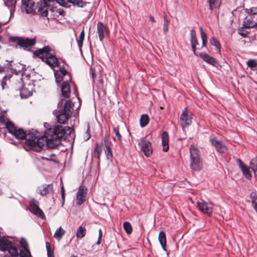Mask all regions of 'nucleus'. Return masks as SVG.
Masks as SVG:
<instances>
[{
	"label": "nucleus",
	"mask_w": 257,
	"mask_h": 257,
	"mask_svg": "<svg viewBox=\"0 0 257 257\" xmlns=\"http://www.w3.org/2000/svg\"><path fill=\"white\" fill-rule=\"evenodd\" d=\"M72 130L69 126L57 125L53 128L47 129L44 135L40 137L38 131L32 130L25 141L26 149L39 152L45 144L48 148L54 149L61 144L62 139H65L67 134H70Z\"/></svg>",
	"instance_id": "obj_1"
},
{
	"label": "nucleus",
	"mask_w": 257,
	"mask_h": 257,
	"mask_svg": "<svg viewBox=\"0 0 257 257\" xmlns=\"http://www.w3.org/2000/svg\"><path fill=\"white\" fill-rule=\"evenodd\" d=\"M73 111V108L71 100L61 99L58 102L57 109L54 111V114L56 116L57 121L60 124H63L71 116Z\"/></svg>",
	"instance_id": "obj_2"
},
{
	"label": "nucleus",
	"mask_w": 257,
	"mask_h": 257,
	"mask_svg": "<svg viewBox=\"0 0 257 257\" xmlns=\"http://www.w3.org/2000/svg\"><path fill=\"white\" fill-rule=\"evenodd\" d=\"M55 77L57 83L63 81L60 86L62 96L65 98H69L71 90L69 82L72 80L70 74L64 68L60 67L55 72Z\"/></svg>",
	"instance_id": "obj_3"
},
{
	"label": "nucleus",
	"mask_w": 257,
	"mask_h": 257,
	"mask_svg": "<svg viewBox=\"0 0 257 257\" xmlns=\"http://www.w3.org/2000/svg\"><path fill=\"white\" fill-rule=\"evenodd\" d=\"M34 55L40 58L51 68L58 66L59 62L54 51L49 46H45L34 52Z\"/></svg>",
	"instance_id": "obj_4"
},
{
	"label": "nucleus",
	"mask_w": 257,
	"mask_h": 257,
	"mask_svg": "<svg viewBox=\"0 0 257 257\" xmlns=\"http://www.w3.org/2000/svg\"><path fill=\"white\" fill-rule=\"evenodd\" d=\"M9 40L25 50H30L36 43L35 38L29 39L28 38L15 36L10 37Z\"/></svg>",
	"instance_id": "obj_5"
},
{
	"label": "nucleus",
	"mask_w": 257,
	"mask_h": 257,
	"mask_svg": "<svg viewBox=\"0 0 257 257\" xmlns=\"http://www.w3.org/2000/svg\"><path fill=\"white\" fill-rule=\"evenodd\" d=\"M0 250H8L12 256H17L19 255L18 248L16 243L4 238H0Z\"/></svg>",
	"instance_id": "obj_6"
},
{
	"label": "nucleus",
	"mask_w": 257,
	"mask_h": 257,
	"mask_svg": "<svg viewBox=\"0 0 257 257\" xmlns=\"http://www.w3.org/2000/svg\"><path fill=\"white\" fill-rule=\"evenodd\" d=\"M17 89L20 91V95L22 98H27L30 96L35 89L33 83H29L27 85H24L22 78L18 80Z\"/></svg>",
	"instance_id": "obj_7"
},
{
	"label": "nucleus",
	"mask_w": 257,
	"mask_h": 257,
	"mask_svg": "<svg viewBox=\"0 0 257 257\" xmlns=\"http://www.w3.org/2000/svg\"><path fill=\"white\" fill-rule=\"evenodd\" d=\"M55 0H41L37 4L38 12L42 17H47L49 15V10L52 3Z\"/></svg>",
	"instance_id": "obj_8"
},
{
	"label": "nucleus",
	"mask_w": 257,
	"mask_h": 257,
	"mask_svg": "<svg viewBox=\"0 0 257 257\" xmlns=\"http://www.w3.org/2000/svg\"><path fill=\"white\" fill-rule=\"evenodd\" d=\"M192 113L185 108L180 115V123L183 128L189 126L192 123Z\"/></svg>",
	"instance_id": "obj_9"
},
{
	"label": "nucleus",
	"mask_w": 257,
	"mask_h": 257,
	"mask_svg": "<svg viewBox=\"0 0 257 257\" xmlns=\"http://www.w3.org/2000/svg\"><path fill=\"white\" fill-rule=\"evenodd\" d=\"M39 202L35 199H32L30 201V211L40 217L44 219L45 218V215L43 211L38 206Z\"/></svg>",
	"instance_id": "obj_10"
},
{
	"label": "nucleus",
	"mask_w": 257,
	"mask_h": 257,
	"mask_svg": "<svg viewBox=\"0 0 257 257\" xmlns=\"http://www.w3.org/2000/svg\"><path fill=\"white\" fill-rule=\"evenodd\" d=\"M139 146L141 151L144 153L146 157H149L152 154V144L149 141L142 138L139 143Z\"/></svg>",
	"instance_id": "obj_11"
},
{
	"label": "nucleus",
	"mask_w": 257,
	"mask_h": 257,
	"mask_svg": "<svg viewBox=\"0 0 257 257\" xmlns=\"http://www.w3.org/2000/svg\"><path fill=\"white\" fill-rule=\"evenodd\" d=\"M8 131L18 140H24L27 137L26 132L23 128H17L14 124L9 125V130Z\"/></svg>",
	"instance_id": "obj_12"
},
{
	"label": "nucleus",
	"mask_w": 257,
	"mask_h": 257,
	"mask_svg": "<svg viewBox=\"0 0 257 257\" xmlns=\"http://www.w3.org/2000/svg\"><path fill=\"white\" fill-rule=\"evenodd\" d=\"M197 208L198 209L204 214H206L210 216L213 212V204L208 203L203 200L198 201L197 202Z\"/></svg>",
	"instance_id": "obj_13"
},
{
	"label": "nucleus",
	"mask_w": 257,
	"mask_h": 257,
	"mask_svg": "<svg viewBox=\"0 0 257 257\" xmlns=\"http://www.w3.org/2000/svg\"><path fill=\"white\" fill-rule=\"evenodd\" d=\"M102 145L105 147L104 151L106 159L109 161H112L113 158L112 146V144L111 142L107 138V137H104L102 139Z\"/></svg>",
	"instance_id": "obj_14"
},
{
	"label": "nucleus",
	"mask_w": 257,
	"mask_h": 257,
	"mask_svg": "<svg viewBox=\"0 0 257 257\" xmlns=\"http://www.w3.org/2000/svg\"><path fill=\"white\" fill-rule=\"evenodd\" d=\"M87 189L84 186H80L76 194V203L81 205L85 201L87 195Z\"/></svg>",
	"instance_id": "obj_15"
},
{
	"label": "nucleus",
	"mask_w": 257,
	"mask_h": 257,
	"mask_svg": "<svg viewBox=\"0 0 257 257\" xmlns=\"http://www.w3.org/2000/svg\"><path fill=\"white\" fill-rule=\"evenodd\" d=\"M97 33L98 35L99 40L102 42L104 38L109 34V31L106 27L100 22L97 24Z\"/></svg>",
	"instance_id": "obj_16"
},
{
	"label": "nucleus",
	"mask_w": 257,
	"mask_h": 257,
	"mask_svg": "<svg viewBox=\"0 0 257 257\" xmlns=\"http://www.w3.org/2000/svg\"><path fill=\"white\" fill-rule=\"evenodd\" d=\"M209 141L218 153H224L227 151V148L222 142L218 141L214 138H210Z\"/></svg>",
	"instance_id": "obj_17"
},
{
	"label": "nucleus",
	"mask_w": 257,
	"mask_h": 257,
	"mask_svg": "<svg viewBox=\"0 0 257 257\" xmlns=\"http://www.w3.org/2000/svg\"><path fill=\"white\" fill-rule=\"evenodd\" d=\"M236 162L242 171L243 176L247 179L250 180L251 178V174L248 166L245 165L240 159H237Z\"/></svg>",
	"instance_id": "obj_18"
},
{
	"label": "nucleus",
	"mask_w": 257,
	"mask_h": 257,
	"mask_svg": "<svg viewBox=\"0 0 257 257\" xmlns=\"http://www.w3.org/2000/svg\"><path fill=\"white\" fill-rule=\"evenodd\" d=\"M190 35H191V47L192 49L193 50V53L195 55L198 56V54L197 52V50L198 49V48H197L196 46L199 44V43L198 42L197 38L196 37V34L195 30L194 29H192L190 31Z\"/></svg>",
	"instance_id": "obj_19"
},
{
	"label": "nucleus",
	"mask_w": 257,
	"mask_h": 257,
	"mask_svg": "<svg viewBox=\"0 0 257 257\" xmlns=\"http://www.w3.org/2000/svg\"><path fill=\"white\" fill-rule=\"evenodd\" d=\"M23 8L27 14H32L34 10L35 3L32 0H22Z\"/></svg>",
	"instance_id": "obj_20"
},
{
	"label": "nucleus",
	"mask_w": 257,
	"mask_h": 257,
	"mask_svg": "<svg viewBox=\"0 0 257 257\" xmlns=\"http://www.w3.org/2000/svg\"><path fill=\"white\" fill-rule=\"evenodd\" d=\"M38 189L39 193L42 196H44L53 192V186L52 184H44L39 187Z\"/></svg>",
	"instance_id": "obj_21"
},
{
	"label": "nucleus",
	"mask_w": 257,
	"mask_h": 257,
	"mask_svg": "<svg viewBox=\"0 0 257 257\" xmlns=\"http://www.w3.org/2000/svg\"><path fill=\"white\" fill-rule=\"evenodd\" d=\"M198 56H199L204 61L206 62L209 64H210L213 66H217L218 65V63L216 60L213 57L210 56L207 54L200 53L198 54Z\"/></svg>",
	"instance_id": "obj_22"
},
{
	"label": "nucleus",
	"mask_w": 257,
	"mask_h": 257,
	"mask_svg": "<svg viewBox=\"0 0 257 257\" xmlns=\"http://www.w3.org/2000/svg\"><path fill=\"white\" fill-rule=\"evenodd\" d=\"M190 168L192 170L199 171L202 168V162L201 158L190 160Z\"/></svg>",
	"instance_id": "obj_23"
},
{
	"label": "nucleus",
	"mask_w": 257,
	"mask_h": 257,
	"mask_svg": "<svg viewBox=\"0 0 257 257\" xmlns=\"http://www.w3.org/2000/svg\"><path fill=\"white\" fill-rule=\"evenodd\" d=\"M162 144L163 146V151L167 152L169 148V135L167 132H164L161 135Z\"/></svg>",
	"instance_id": "obj_24"
},
{
	"label": "nucleus",
	"mask_w": 257,
	"mask_h": 257,
	"mask_svg": "<svg viewBox=\"0 0 257 257\" xmlns=\"http://www.w3.org/2000/svg\"><path fill=\"white\" fill-rule=\"evenodd\" d=\"M190 160L196 159L201 158L199 150L196 147L193 145H191L190 147Z\"/></svg>",
	"instance_id": "obj_25"
},
{
	"label": "nucleus",
	"mask_w": 257,
	"mask_h": 257,
	"mask_svg": "<svg viewBox=\"0 0 257 257\" xmlns=\"http://www.w3.org/2000/svg\"><path fill=\"white\" fill-rule=\"evenodd\" d=\"M159 242L165 251H167L166 246V236L165 232L161 231L160 232L158 237Z\"/></svg>",
	"instance_id": "obj_26"
},
{
	"label": "nucleus",
	"mask_w": 257,
	"mask_h": 257,
	"mask_svg": "<svg viewBox=\"0 0 257 257\" xmlns=\"http://www.w3.org/2000/svg\"><path fill=\"white\" fill-rule=\"evenodd\" d=\"M252 16L246 17L243 22V26L245 28H252L254 27Z\"/></svg>",
	"instance_id": "obj_27"
},
{
	"label": "nucleus",
	"mask_w": 257,
	"mask_h": 257,
	"mask_svg": "<svg viewBox=\"0 0 257 257\" xmlns=\"http://www.w3.org/2000/svg\"><path fill=\"white\" fill-rule=\"evenodd\" d=\"M199 30L200 31L201 37L202 39V46L201 48H198V50H200L204 47H206V43L207 41V37L206 33L203 31V28L202 27L199 28Z\"/></svg>",
	"instance_id": "obj_28"
},
{
	"label": "nucleus",
	"mask_w": 257,
	"mask_h": 257,
	"mask_svg": "<svg viewBox=\"0 0 257 257\" xmlns=\"http://www.w3.org/2000/svg\"><path fill=\"white\" fill-rule=\"evenodd\" d=\"M150 118L148 114H143L141 115L140 123L142 127L146 126L149 122Z\"/></svg>",
	"instance_id": "obj_29"
},
{
	"label": "nucleus",
	"mask_w": 257,
	"mask_h": 257,
	"mask_svg": "<svg viewBox=\"0 0 257 257\" xmlns=\"http://www.w3.org/2000/svg\"><path fill=\"white\" fill-rule=\"evenodd\" d=\"M101 145L99 144L98 143H95L94 154L95 156L97 158L98 161H100V158L101 155Z\"/></svg>",
	"instance_id": "obj_30"
},
{
	"label": "nucleus",
	"mask_w": 257,
	"mask_h": 257,
	"mask_svg": "<svg viewBox=\"0 0 257 257\" xmlns=\"http://www.w3.org/2000/svg\"><path fill=\"white\" fill-rule=\"evenodd\" d=\"M65 233V231L61 227H59L55 231L54 237L58 241L61 240L63 235Z\"/></svg>",
	"instance_id": "obj_31"
},
{
	"label": "nucleus",
	"mask_w": 257,
	"mask_h": 257,
	"mask_svg": "<svg viewBox=\"0 0 257 257\" xmlns=\"http://www.w3.org/2000/svg\"><path fill=\"white\" fill-rule=\"evenodd\" d=\"M86 233V229L85 227H83L82 226H80L76 233V237L78 238H83Z\"/></svg>",
	"instance_id": "obj_32"
},
{
	"label": "nucleus",
	"mask_w": 257,
	"mask_h": 257,
	"mask_svg": "<svg viewBox=\"0 0 257 257\" xmlns=\"http://www.w3.org/2000/svg\"><path fill=\"white\" fill-rule=\"evenodd\" d=\"M207 2L211 11H212L213 9H217L220 6L219 0H207Z\"/></svg>",
	"instance_id": "obj_33"
},
{
	"label": "nucleus",
	"mask_w": 257,
	"mask_h": 257,
	"mask_svg": "<svg viewBox=\"0 0 257 257\" xmlns=\"http://www.w3.org/2000/svg\"><path fill=\"white\" fill-rule=\"evenodd\" d=\"M5 5L9 8L11 11L15 10L16 0H4Z\"/></svg>",
	"instance_id": "obj_34"
},
{
	"label": "nucleus",
	"mask_w": 257,
	"mask_h": 257,
	"mask_svg": "<svg viewBox=\"0 0 257 257\" xmlns=\"http://www.w3.org/2000/svg\"><path fill=\"white\" fill-rule=\"evenodd\" d=\"M250 198L252 205L257 213V195L255 192H252L250 194Z\"/></svg>",
	"instance_id": "obj_35"
},
{
	"label": "nucleus",
	"mask_w": 257,
	"mask_h": 257,
	"mask_svg": "<svg viewBox=\"0 0 257 257\" xmlns=\"http://www.w3.org/2000/svg\"><path fill=\"white\" fill-rule=\"evenodd\" d=\"M72 4L74 6L82 8L86 4L85 0H69V4Z\"/></svg>",
	"instance_id": "obj_36"
},
{
	"label": "nucleus",
	"mask_w": 257,
	"mask_h": 257,
	"mask_svg": "<svg viewBox=\"0 0 257 257\" xmlns=\"http://www.w3.org/2000/svg\"><path fill=\"white\" fill-rule=\"evenodd\" d=\"M244 12L249 16H253L257 15V7H253L249 9H245Z\"/></svg>",
	"instance_id": "obj_37"
},
{
	"label": "nucleus",
	"mask_w": 257,
	"mask_h": 257,
	"mask_svg": "<svg viewBox=\"0 0 257 257\" xmlns=\"http://www.w3.org/2000/svg\"><path fill=\"white\" fill-rule=\"evenodd\" d=\"M250 165L252 170L254 172V175L257 176V156L250 161Z\"/></svg>",
	"instance_id": "obj_38"
},
{
	"label": "nucleus",
	"mask_w": 257,
	"mask_h": 257,
	"mask_svg": "<svg viewBox=\"0 0 257 257\" xmlns=\"http://www.w3.org/2000/svg\"><path fill=\"white\" fill-rule=\"evenodd\" d=\"M209 43L211 45L215 46L216 47V49L219 52H220V48H221V45H220L219 41L217 39H216L214 37H212L209 40Z\"/></svg>",
	"instance_id": "obj_39"
},
{
	"label": "nucleus",
	"mask_w": 257,
	"mask_h": 257,
	"mask_svg": "<svg viewBox=\"0 0 257 257\" xmlns=\"http://www.w3.org/2000/svg\"><path fill=\"white\" fill-rule=\"evenodd\" d=\"M0 121L6 125L8 130H9V125H10V124H14L8 118L4 116H0Z\"/></svg>",
	"instance_id": "obj_40"
},
{
	"label": "nucleus",
	"mask_w": 257,
	"mask_h": 257,
	"mask_svg": "<svg viewBox=\"0 0 257 257\" xmlns=\"http://www.w3.org/2000/svg\"><path fill=\"white\" fill-rule=\"evenodd\" d=\"M123 228L127 234L132 233L133 228L131 224L127 221H125L123 224Z\"/></svg>",
	"instance_id": "obj_41"
},
{
	"label": "nucleus",
	"mask_w": 257,
	"mask_h": 257,
	"mask_svg": "<svg viewBox=\"0 0 257 257\" xmlns=\"http://www.w3.org/2000/svg\"><path fill=\"white\" fill-rule=\"evenodd\" d=\"M164 25H163V31L165 34H166L168 31V26L170 24V21L168 19L166 14L164 16Z\"/></svg>",
	"instance_id": "obj_42"
},
{
	"label": "nucleus",
	"mask_w": 257,
	"mask_h": 257,
	"mask_svg": "<svg viewBox=\"0 0 257 257\" xmlns=\"http://www.w3.org/2000/svg\"><path fill=\"white\" fill-rule=\"evenodd\" d=\"M84 36H85L84 31V30H83L80 34L79 39L77 40L78 46L80 49H81L83 46V40L84 39Z\"/></svg>",
	"instance_id": "obj_43"
},
{
	"label": "nucleus",
	"mask_w": 257,
	"mask_h": 257,
	"mask_svg": "<svg viewBox=\"0 0 257 257\" xmlns=\"http://www.w3.org/2000/svg\"><path fill=\"white\" fill-rule=\"evenodd\" d=\"M49 12H50L51 14L50 18H48V19H55V18H57L59 16V14L57 12V9H56L55 8H50V9L49 10Z\"/></svg>",
	"instance_id": "obj_44"
},
{
	"label": "nucleus",
	"mask_w": 257,
	"mask_h": 257,
	"mask_svg": "<svg viewBox=\"0 0 257 257\" xmlns=\"http://www.w3.org/2000/svg\"><path fill=\"white\" fill-rule=\"evenodd\" d=\"M46 247L47 251L48 257H54L53 249L51 247V245L48 242H46Z\"/></svg>",
	"instance_id": "obj_45"
},
{
	"label": "nucleus",
	"mask_w": 257,
	"mask_h": 257,
	"mask_svg": "<svg viewBox=\"0 0 257 257\" xmlns=\"http://www.w3.org/2000/svg\"><path fill=\"white\" fill-rule=\"evenodd\" d=\"M244 28H245L242 25V27L238 29V34L244 38L246 37L247 34H249V32L244 30Z\"/></svg>",
	"instance_id": "obj_46"
},
{
	"label": "nucleus",
	"mask_w": 257,
	"mask_h": 257,
	"mask_svg": "<svg viewBox=\"0 0 257 257\" xmlns=\"http://www.w3.org/2000/svg\"><path fill=\"white\" fill-rule=\"evenodd\" d=\"M21 245L25 251L27 252L30 255V251L29 249V245L27 241L25 239L22 240L21 242Z\"/></svg>",
	"instance_id": "obj_47"
},
{
	"label": "nucleus",
	"mask_w": 257,
	"mask_h": 257,
	"mask_svg": "<svg viewBox=\"0 0 257 257\" xmlns=\"http://www.w3.org/2000/svg\"><path fill=\"white\" fill-rule=\"evenodd\" d=\"M44 159H46L47 160H50L52 161L54 163H59V161L57 160V156L55 154H52L51 155L49 156V158H43Z\"/></svg>",
	"instance_id": "obj_48"
},
{
	"label": "nucleus",
	"mask_w": 257,
	"mask_h": 257,
	"mask_svg": "<svg viewBox=\"0 0 257 257\" xmlns=\"http://www.w3.org/2000/svg\"><path fill=\"white\" fill-rule=\"evenodd\" d=\"M55 2L63 7H68L70 6L69 0H55Z\"/></svg>",
	"instance_id": "obj_49"
},
{
	"label": "nucleus",
	"mask_w": 257,
	"mask_h": 257,
	"mask_svg": "<svg viewBox=\"0 0 257 257\" xmlns=\"http://www.w3.org/2000/svg\"><path fill=\"white\" fill-rule=\"evenodd\" d=\"M113 132L115 134V136L117 137V140L119 143L121 142V136L119 132L118 127H113Z\"/></svg>",
	"instance_id": "obj_50"
},
{
	"label": "nucleus",
	"mask_w": 257,
	"mask_h": 257,
	"mask_svg": "<svg viewBox=\"0 0 257 257\" xmlns=\"http://www.w3.org/2000/svg\"><path fill=\"white\" fill-rule=\"evenodd\" d=\"M246 64H247V65L248 66V67H249L251 68H253L257 66V63L253 59L249 60L247 62Z\"/></svg>",
	"instance_id": "obj_51"
},
{
	"label": "nucleus",
	"mask_w": 257,
	"mask_h": 257,
	"mask_svg": "<svg viewBox=\"0 0 257 257\" xmlns=\"http://www.w3.org/2000/svg\"><path fill=\"white\" fill-rule=\"evenodd\" d=\"M90 138V133L89 126H87L85 133L84 135V139L86 141L89 140Z\"/></svg>",
	"instance_id": "obj_52"
},
{
	"label": "nucleus",
	"mask_w": 257,
	"mask_h": 257,
	"mask_svg": "<svg viewBox=\"0 0 257 257\" xmlns=\"http://www.w3.org/2000/svg\"><path fill=\"white\" fill-rule=\"evenodd\" d=\"M19 254H20V257H29L31 256L27 252L22 250L21 249H18Z\"/></svg>",
	"instance_id": "obj_53"
},
{
	"label": "nucleus",
	"mask_w": 257,
	"mask_h": 257,
	"mask_svg": "<svg viewBox=\"0 0 257 257\" xmlns=\"http://www.w3.org/2000/svg\"><path fill=\"white\" fill-rule=\"evenodd\" d=\"M102 232L101 229H100L99 230L98 237L97 241L96 242V244L99 245L100 243L101 239L102 238Z\"/></svg>",
	"instance_id": "obj_54"
},
{
	"label": "nucleus",
	"mask_w": 257,
	"mask_h": 257,
	"mask_svg": "<svg viewBox=\"0 0 257 257\" xmlns=\"http://www.w3.org/2000/svg\"><path fill=\"white\" fill-rule=\"evenodd\" d=\"M90 73H91V77L93 80V82H94L95 79L96 78V74L95 73V70L93 68H90Z\"/></svg>",
	"instance_id": "obj_55"
},
{
	"label": "nucleus",
	"mask_w": 257,
	"mask_h": 257,
	"mask_svg": "<svg viewBox=\"0 0 257 257\" xmlns=\"http://www.w3.org/2000/svg\"><path fill=\"white\" fill-rule=\"evenodd\" d=\"M149 19H150V21L151 22H152V23H155L156 22L155 18L152 15H150Z\"/></svg>",
	"instance_id": "obj_56"
},
{
	"label": "nucleus",
	"mask_w": 257,
	"mask_h": 257,
	"mask_svg": "<svg viewBox=\"0 0 257 257\" xmlns=\"http://www.w3.org/2000/svg\"><path fill=\"white\" fill-rule=\"evenodd\" d=\"M57 12H58V13L59 14V16L63 15V13H64V11L63 9H59V10L57 9Z\"/></svg>",
	"instance_id": "obj_57"
},
{
	"label": "nucleus",
	"mask_w": 257,
	"mask_h": 257,
	"mask_svg": "<svg viewBox=\"0 0 257 257\" xmlns=\"http://www.w3.org/2000/svg\"><path fill=\"white\" fill-rule=\"evenodd\" d=\"M65 194H61V198H62V205L64 204V202H65Z\"/></svg>",
	"instance_id": "obj_58"
},
{
	"label": "nucleus",
	"mask_w": 257,
	"mask_h": 257,
	"mask_svg": "<svg viewBox=\"0 0 257 257\" xmlns=\"http://www.w3.org/2000/svg\"><path fill=\"white\" fill-rule=\"evenodd\" d=\"M61 194H65V190H64V188L63 186H62L61 187Z\"/></svg>",
	"instance_id": "obj_59"
},
{
	"label": "nucleus",
	"mask_w": 257,
	"mask_h": 257,
	"mask_svg": "<svg viewBox=\"0 0 257 257\" xmlns=\"http://www.w3.org/2000/svg\"><path fill=\"white\" fill-rule=\"evenodd\" d=\"M10 141H11V142H10V143H11L13 144H14V145H16V144L15 143V142H14V141L13 140L11 139V140H10Z\"/></svg>",
	"instance_id": "obj_60"
},
{
	"label": "nucleus",
	"mask_w": 257,
	"mask_h": 257,
	"mask_svg": "<svg viewBox=\"0 0 257 257\" xmlns=\"http://www.w3.org/2000/svg\"><path fill=\"white\" fill-rule=\"evenodd\" d=\"M2 31V26L1 23H0V34L1 33Z\"/></svg>",
	"instance_id": "obj_61"
},
{
	"label": "nucleus",
	"mask_w": 257,
	"mask_h": 257,
	"mask_svg": "<svg viewBox=\"0 0 257 257\" xmlns=\"http://www.w3.org/2000/svg\"><path fill=\"white\" fill-rule=\"evenodd\" d=\"M6 84L5 82H3L2 83V86L3 89H4V84Z\"/></svg>",
	"instance_id": "obj_62"
},
{
	"label": "nucleus",
	"mask_w": 257,
	"mask_h": 257,
	"mask_svg": "<svg viewBox=\"0 0 257 257\" xmlns=\"http://www.w3.org/2000/svg\"><path fill=\"white\" fill-rule=\"evenodd\" d=\"M253 24L254 25V27H257V22H253Z\"/></svg>",
	"instance_id": "obj_63"
},
{
	"label": "nucleus",
	"mask_w": 257,
	"mask_h": 257,
	"mask_svg": "<svg viewBox=\"0 0 257 257\" xmlns=\"http://www.w3.org/2000/svg\"><path fill=\"white\" fill-rule=\"evenodd\" d=\"M99 82L102 84L103 81L101 79H100Z\"/></svg>",
	"instance_id": "obj_64"
}]
</instances>
